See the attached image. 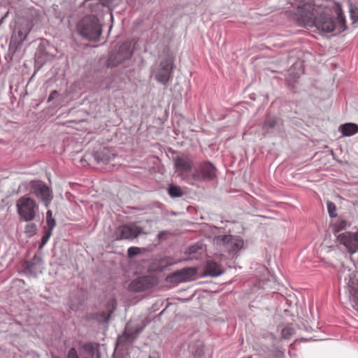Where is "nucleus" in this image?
I'll return each instance as SVG.
<instances>
[{
    "label": "nucleus",
    "instance_id": "obj_30",
    "mask_svg": "<svg viewBox=\"0 0 358 358\" xmlns=\"http://www.w3.org/2000/svg\"><path fill=\"white\" fill-rule=\"evenodd\" d=\"M143 329V327H136L133 331L132 328L131 327L130 324H128L126 327L125 331L127 334H128L129 336H134L138 334L139 332H141Z\"/></svg>",
    "mask_w": 358,
    "mask_h": 358
},
{
    "label": "nucleus",
    "instance_id": "obj_6",
    "mask_svg": "<svg viewBox=\"0 0 358 358\" xmlns=\"http://www.w3.org/2000/svg\"><path fill=\"white\" fill-rule=\"evenodd\" d=\"M301 27H304L311 32L323 34L333 33V35L338 34L344 31L346 24H298Z\"/></svg>",
    "mask_w": 358,
    "mask_h": 358
},
{
    "label": "nucleus",
    "instance_id": "obj_20",
    "mask_svg": "<svg viewBox=\"0 0 358 358\" xmlns=\"http://www.w3.org/2000/svg\"><path fill=\"white\" fill-rule=\"evenodd\" d=\"M166 281L171 283H180L185 282L180 271H177L166 278Z\"/></svg>",
    "mask_w": 358,
    "mask_h": 358
},
{
    "label": "nucleus",
    "instance_id": "obj_2",
    "mask_svg": "<svg viewBox=\"0 0 358 358\" xmlns=\"http://www.w3.org/2000/svg\"><path fill=\"white\" fill-rule=\"evenodd\" d=\"M16 209L21 220L31 222L36 217L38 206L35 199L24 195L16 201Z\"/></svg>",
    "mask_w": 358,
    "mask_h": 358
},
{
    "label": "nucleus",
    "instance_id": "obj_19",
    "mask_svg": "<svg viewBox=\"0 0 358 358\" xmlns=\"http://www.w3.org/2000/svg\"><path fill=\"white\" fill-rule=\"evenodd\" d=\"M179 271L185 282L194 280L197 273V269L194 267H187Z\"/></svg>",
    "mask_w": 358,
    "mask_h": 358
},
{
    "label": "nucleus",
    "instance_id": "obj_16",
    "mask_svg": "<svg viewBox=\"0 0 358 358\" xmlns=\"http://www.w3.org/2000/svg\"><path fill=\"white\" fill-rule=\"evenodd\" d=\"M204 273L205 275L216 277L221 275L223 273V270L217 263L213 261H209L206 264Z\"/></svg>",
    "mask_w": 358,
    "mask_h": 358
},
{
    "label": "nucleus",
    "instance_id": "obj_32",
    "mask_svg": "<svg viewBox=\"0 0 358 358\" xmlns=\"http://www.w3.org/2000/svg\"><path fill=\"white\" fill-rule=\"evenodd\" d=\"M275 358H284V353L281 351L276 352Z\"/></svg>",
    "mask_w": 358,
    "mask_h": 358
},
{
    "label": "nucleus",
    "instance_id": "obj_27",
    "mask_svg": "<svg viewBox=\"0 0 358 358\" xmlns=\"http://www.w3.org/2000/svg\"><path fill=\"white\" fill-rule=\"evenodd\" d=\"M294 329L292 327H286L282 329L281 335L285 339H289L291 336L294 334Z\"/></svg>",
    "mask_w": 358,
    "mask_h": 358
},
{
    "label": "nucleus",
    "instance_id": "obj_22",
    "mask_svg": "<svg viewBox=\"0 0 358 358\" xmlns=\"http://www.w3.org/2000/svg\"><path fill=\"white\" fill-rule=\"evenodd\" d=\"M348 225V223L345 220H340L333 224L334 234H338L339 231L344 230Z\"/></svg>",
    "mask_w": 358,
    "mask_h": 358
},
{
    "label": "nucleus",
    "instance_id": "obj_12",
    "mask_svg": "<svg viewBox=\"0 0 358 358\" xmlns=\"http://www.w3.org/2000/svg\"><path fill=\"white\" fill-rule=\"evenodd\" d=\"M158 283V280L155 276L146 275L134 280L129 285V290L140 292L150 289Z\"/></svg>",
    "mask_w": 358,
    "mask_h": 358
},
{
    "label": "nucleus",
    "instance_id": "obj_15",
    "mask_svg": "<svg viewBox=\"0 0 358 358\" xmlns=\"http://www.w3.org/2000/svg\"><path fill=\"white\" fill-rule=\"evenodd\" d=\"M119 2L120 0H99V2L92 3L90 1H87L85 5L91 8L92 12H96L101 6H106L110 10L111 8L117 5Z\"/></svg>",
    "mask_w": 358,
    "mask_h": 358
},
{
    "label": "nucleus",
    "instance_id": "obj_3",
    "mask_svg": "<svg viewBox=\"0 0 358 358\" xmlns=\"http://www.w3.org/2000/svg\"><path fill=\"white\" fill-rule=\"evenodd\" d=\"M217 169L209 162L201 163L193 172L191 176L187 178V182L191 185H196L202 181L214 180L216 178Z\"/></svg>",
    "mask_w": 358,
    "mask_h": 358
},
{
    "label": "nucleus",
    "instance_id": "obj_35",
    "mask_svg": "<svg viewBox=\"0 0 358 358\" xmlns=\"http://www.w3.org/2000/svg\"><path fill=\"white\" fill-rule=\"evenodd\" d=\"M163 234H164L163 232L159 233V238L162 237V235H163Z\"/></svg>",
    "mask_w": 358,
    "mask_h": 358
},
{
    "label": "nucleus",
    "instance_id": "obj_23",
    "mask_svg": "<svg viewBox=\"0 0 358 358\" xmlns=\"http://www.w3.org/2000/svg\"><path fill=\"white\" fill-rule=\"evenodd\" d=\"M46 222L48 229L53 230L56 225L55 220L52 217V213L50 210H48L46 213Z\"/></svg>",
    "mask_w": 358,
    "mask_h": 358
},
{
    "label": "nucleus",
    "instance_id": "obj_9",
    "mask_svg": "<svg viewBox=\"0 0 358 358\" xmlns=\"http://www.w3.org/2000/svg\"><path fill=\"white\" fill-rule=\"evenodd\" d=\"M142 232V228L135 223H129L118 227L114 233V238L117 241L123 239H134Z\"/></svg>",
    "mask_w": 358,
    "mask_h": 358
},
{
    "label": "nucleus",
    "instance_id": "obj_24",
    "mask_svg": "<svg viewBox=\"0 0 358 358\" xmlns=\"http://www.w3.org/2000/svg\"><path fill=\"white\" fill-rule=\"evenodd\" d=\"M277 123L276 119L272 117H268L264 123L263 129L267 130V129L273 128Z\"/></svg>",
    "mask_w": 358,
    "mask_h": 358
},
{
    "label": "nucleus",
    "instance_id": "obj_31",
    "mask_svg": "<svg viewBox=\"0 0 358 358\" xmlns=\"http://www.w3.org/2000/svg\"><path fill=\"white\" fill-rule=\"evenodd\" d=\"M141 252V250L138 247H130L129 249H128V251H127V254H128V256L131 257H134L138 254H139Z\"/></svg>",
    "mask_w": 358,
    "mask_h": 358
},
{
    "label": "nucleus",
    "instance_id": "obj_34",
    "mask_svg": "<svg viewBox=\"0 0 358 358\" xmlns=\"http://www.w3.org/2000/svg\"><path fill=\"white\" fill-rule=\"evenodd\" d=\"M109 24V27H109V31H110V29H111V28H112V25H113V24Z\"/></svg>",
    "mask_w": 358,
    "mask_h": 358
},
{
    "label": "nucleus",
    "instance_id": "obj_8",
    "mask_svg": "<svg viewBox=\"0 0 358 358\" xmlns=\"http://www.w3.org/2000/svg\"><path fill=\"white\" fill-rule=\"evenodd\" d=\"M336 241L342 245L350 254L358 251V230L355 232L345 231L336 236Z\"/></svg>",
    "mask_w": 358,
    "mask_h": 358
},
{
    "label": "nucleus",
    "instance_id": "obj_37",
    "mask_svg": "<svg viewBox=\"0 0 358 358\" xmlns=\"http://www.w3.org/2000/svg\"><path fill=\"white\" fill-rule=\"evenodd\" d=\"M3 20V17H2V18L0 20V23H1V22H2Z\"/></svg>",
    "mask_w": 358,
    "mask_h": 358
},
{
    "label": "nucleus",
    "instance_id": "obj_14",
    "mask_svg": "<svg viewBox=\"0 0 358 358\" xmlns=\"http://www.w3.org/2000/svg\"><path fill=\"white\" fill-rule=\"evenodd\" d=\"M215 241L217 245L224 247L225 250L229 252L238 250L243 245L241 239L231 235L217 236Z\"/></svg>",
    "mask_w": 358,
    "mask_h": 358
},
{
    "label": "nucleus",
    "instance_id": "obj_17",
    "mask_svg": "<svg viewBox=\"0 0 358 358\" xmlns=\"http://www.w3.org/2000/svg\"><path fill=\"white\" fill-rule=\"evenodd\" d=\"M205 249L203 248L202 244L196 243L194 245L190 246L186 253L189 255V259H200L202 255L204 254Z\"/></svg>",
    "mask_w": 358,
    "mask_h": 358
},
{
    "label": "nucleus",
    "instance_id": "obj_21",
    "mask_svg": "<svg viewBox=\"0 0 358 358\" xmlns=\"http://www.w3.org/2000/svg\"><path fill=\"white\" fill-rule=\"evenodd\" d=\"M166 281L171 283H180L185 282L180 271H177L166 278Z\"/></svg>",
    "mask_w": 358,
    "mask_h": 358
},
{
    "label": "nucleus",
    "instance_id": "obj_28",
    "mask_svg": "<svg viewBox=\"0 0 358 358\" xmlns=\"http://www.w3.org/2000/svg\"><path fill=\"white\" fill-rule=\"evenodd\" d=\"M327 209H328V213L329 214V216L331 217H336L337 216V214L336 213V207L334 203L328 202L327 203Z\"/></svg>",
    "mask_w": 358,
    "mask_h": 358
},
{
    "label": "nucleus",
    "instance_id": "obj_39",
    "mask_svg": "<svg viewBox=\"0 0 358 358\" xmlns=\"http://www.w3.org/2000/svg\"><path fill=\"white\" fill-rule=\"evenodd\" d=\"M54 358H59V357H54Z\"/></svg>",
    "mask_w": 358,
    "mask_h": 358
},
{
    "label": "nucleus",
    "instance_id": "obj_5",
    "mask_svg": "<svg viewBox=\"0 0 358 358\" xmlns=\"http://www.w3.org/2000/svg\"><path fill=\"white\" fill-rule=\"evenodd\" d=\"M30 24H15L9 45V51L14 54L22 45L31 30Z\"/></svg>",
    "mask_w": 358,
    "mask_h": 358
},
{
    "label": "nucleus",
    "instance_id": "obj_38",
    "mask_svg": "<svg viewBox=\"0 0 358 358\" xmlns=\"http://www.w3.org/2000/svg\"><path fill=\"white\" fill-rule=\"evenodd\" d=\"M109 317H110V315H108V317L106 318V320H108Z\"/></svg>",
    "mask_w": 358,
    "mask_h": 358
},
{
    "label": "nucleus",
    "instance_id": "obj_33",
    "mask_svg": "<svg viewBox=\"0 0 358 358\" xmlns=\"http://www.w3.org/2000/svg\"><path fill=\"white\" fill-rule=\"evenodd\" d=\"M57 92L56 91H53L52 92V94L50 95L49 98H48V101H50L52 99V96H53V94H56Z\"/></svg>",
    "mask_w": 358,
    "mask_h": 358
},
{
    "label": "nucleus",
    "instance_id": "obj_26",
    "mask_svg": "<svg viewBox=\"0 0 358 358\" xmlns=\"http://www.w3.org/2000/svg\"><path fill=\"white\" fill-rule=\"evenodd\" d=\"M24 232L29 236H32L36 233V225L34 223L27 224L24 229Z\"/></svg>",
    "mask_w": 358,
    "mask_h": 358
},
{
    "label": "nucleus",
    "instance_id": "obj_29",
    "mask_svg": "<svg viewBox=\"0 0 358 358\" xmlns=\"http://www.w3.org/2000/svg\"><path fill=\"white\" fill-rule=\"evenodd\" d=\"M52 230H50V229H48V230L45 232V234H43V236L41 238V243L40 247H39L40 248H42L47 243V242L48 241L49 238H50V236L52 235Z\"/></svg>",
    "mask_w": 358,
    "mask_h": 358
},
{
    "label": "nucleus",
    "instance_id": "obj_4",
    "mask_svg": "<svg viewBox=\"0 0 358 358\" xmlns=\"http://www.w3.org/2000/svg\"><path fill=\"white\" fill-rule=\"evenodd\" d=\"M134 51V43L131 41L123 43L118 50L113 53L107 61L108 66H116L123 61L131 58Z\"/></svg>",
    "mask_w": 358,
    "mask_h": 358
},
{
    "label": "nucleus",
    "instance_id": "obj_25",
    "mask_svg": "<svg viewBox=\"0 0 358 358\" xmlns=\"http://www.w3.org/2000/svg\"><path fill=\"white\" fill-rule=\"evenodd\" d=\"M169 194L172 197H178L182 195L180 188L177 186H171L169 189Z\"/></svg>",
    "mask_w": 358,
    "mask_h": 358
},
{
    "label": "nucleus",
    "instance_id": "obj_10",
    "mask_svg": "<svg viewBox=\"0 0 358 358\" xmlns=\"http://www.w3.org/2000/svg\"><path fill=\"white\" fill-rule=\"evenodd\" d=\"M30 188L31 192L48 207L52 199L51 189L45 184L40 181L31 182Z\"/></svg>",
    "mask_w": 358,
    "mask_h": 358
},
{
    "label": "nucleus",
    "instance_id": "obj_18",
    "mask_svg": "<svg viewBox=\"0 0 358 358\" xmlns=\"http://www.w3.org/2000/svg\"><path fill=\"white\" fill-rule=\"evenodd\" d=\"M343 136H351L358 133V124L355 123H345L338 129Z\"/></svg>",
    "mask_w": 358,
    "mask_h": 358
},
{
    "label": "nucleus",
    "instance_id": "obj_36",
    "mask_svg": "<svg viewBox=\"0 0 358 358\" xmlns=\"http://www.w3.org/2000/svg\"><path fill=\"white\" fill-rule=\"evenodd\" d=\"M110 19H111V20H113V15H112V14H111V13H110Z\"/></svg>",
    "mask_w": 358,
    "mask_h": 358
},
{
    "label": "nucleus",
    "instance_id": "obj_1",
    "mask_svg": "<svg viewBox=\"0 0 358 358\" xmlns=\"http://www.w3.org/2000/svg\"><path fill=\"white\" fill-rule=\"evenodd\" d=\"M294 10V20L299 22H328L334 11L338 22H345V18L340 3H335L332 6L327 5L315 6L312 0H289Z\"/></svg>",
    "mask_w": 358,
    "mask_h": 358
},
{
    "label": "nucleus",
    "instance_id": "obj_7",
    "mask_svg": "<svg viewBox=\"0 0 358 358\" xmlns=\"http://www.w3.org/2000/svg\"><path fill=\"white\" fill-rule=\"evenodd\" d=\"M174 168L178 176L187 182V178L191 176L190 171L193 168V161L187 156H177L173 159Z\"/></svg>",
    "mask_w": 358,
    "mask_h": 358
},
{
    "label": "nucleus",
    "instance_id": "obj_11",
    "mask_svg": "<svg viewBox=\"0 0 358 358\" xmlns=\"http://www.w3.org/2000/svg\"><path fill=\"white\" fill-rule=\"evenodd\" d=\"M173 59L166 58L160 62L159 68L155 73V79L163 85H166L172 78Z\"/></svg>",
    "mask_w": 358,
    "mask_h": 358
},
{
    "label": "nucleus",
    "instance_id": "obj_13",
    "mask_svg": "<svg viewBox=\"0 0 358 358\" xmlns=\"http://www.w3.org/2000/svg\"><path fill=\"white\" fill-rule=\"evenodd\" d=\"M80 35L90 41H96L101 34V24H77Z\"/></svg>",
    "mask_w": 358,
    "mask_h": 358
}]
</instances>
